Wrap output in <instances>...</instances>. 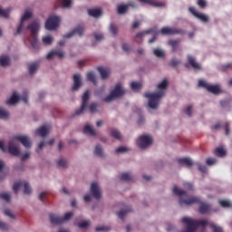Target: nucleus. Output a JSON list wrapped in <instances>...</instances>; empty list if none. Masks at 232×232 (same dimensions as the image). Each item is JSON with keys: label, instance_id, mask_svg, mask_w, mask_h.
<instances>
[{"label": "nucleus", "instance_id": "1", "mask_svg": "<svg viewBox=\"0 0 232 232\" xmlns=\"http://www.w3.org/2000/svg\"><path fill=\"white\" fill-rule=\"evenodd\" d=\"M168 80L164 79L160 84H158V92H146L144 97L149 99V108L150 110H157L160 104V100L166 95V91L168 90Z\"/></svg>", "mask_w": 232, "mask_h": 232}, {"label": "nucleus", "instance_id": "2", "mask_svg": "<svg viewBox=\"0 0 232 232\" xmlns=\"http://www.w3.org/2000/svg\"><path fill=\"white\" fill-rule=\"evenodd\" d=\"M172 191L174 195H178V197H179L180 206H191L193 204H200V198L188 196V193L185 190L179 188L177 186H174Z\"/></svg>", "mask_w": 232, "mask_h": 232}, {"label": "nucleus", "instance_id": "3", "mask_svg": "<svg viewBox=\"0 0 232 232\" xmlns=\"http://www.w3.org/2000/svg\"><path fill=\"white\" fill-rule=\"evenodd\" d=\"M126 93V91L122 89V85L121 83L116 84L112 92L103 99L104 102H111V101H115V99H119L122 97Z\"/></svg>", "mask_w": 232, "mask_h": 232}, {"label": "nucleus", "instance_id": "4", "mask_svg": "<svg viewBox=\"0 0 232 232\" xmlns=\"http://www.w3.org/2000/svg\"><path fill=\"white\" fill-rule=\"evenodd\" d=\"M198 87L204 88L205 90L209 92V93H213L214 95H218V94L222 93V90H220V85H218V84L212 85V84L208 83L204 80L198 81Z\"/></svg>", "mask_w": 232, "mask_h": 232}, {"label": "nucleus", "instance_id": "5", "mask_svg": "<svg viewBox=\"0 0 232 232\" xmlns=\"http://www.w3.org/2000/svg\"><path fill=\"white\" fill-rule=\"evenodd\" d=\"M72 217H73V212L65 213L63 218L55 214H50L49 218L52 224L59 225L63 224V222H68Z\"/></svg>", "mask_w": 232, "mask_h": 232}, {"label": "nucleus", "instance_id": "6", "mask_svg": "<svg viewBox=\"0 0 232 232\" xmlns=\"http://www.w3.org/2000/svg\"><path fill=\"white\" fill-rule=\"evenodd\" d=\"M61 24V17L55 15H50L45 22L46 30L53 31L56 28H59Z\"/></svg>", "mask_w": 232, "mask_h": 232}, {"label": "nucleus", "instance_id": "7", "mask_svg": "<svg viewBox=\"0 0 232 232\" xmlns=\"http://www.w3.org/2000/svg\"><path fill=\"white\" fill-rule=\"evenodd\" d=\"M20 188H24V195H30L32 193V188L27 181H17L14 184L13 190L15 195H17Z\"/></svg>", "mask_w": 232, "mask_h": 232}, {"label": "nucleus", "instance_id": "8", "mask_svg": "<svg viewBox=\"0 0 232 232\" xmlns=\"http://www.w3.org/2000/svg\"><path fill=\"white\" fill-rule=\"evenodd\" d=\"M137 144L140 150H146V148L153 144V138L150 135L140 136L137 140Z\"/></svg>", "mask_w": 232, "mask_h": 232}, {"label": "nucleus", "instance_id": "9", "mask_svg": "<svg viewBox=\"0 0 232 232\" xmlns=\"http://www.w3.org/2000/svg\"><path fill=\"white\" fill-rule=\"evenodd\" d=\"M90 101V91H85L82 95V106L80 109L76 110L75 115H82L86 110H88V104Z\"/></svg>", "mask_w": 232, "mask_h": 232}, {"label": "nucleus", "instance_id": "10", "mask_svg": "<svg viewBox=\"0 0 232 232\" xmlns=\"http://www.w3.org/2000/svg\"><path fill=\"white\" fill-rule=\"evenodd\" d=\"M22 100L25 104H28V92L24 91L22 97H19L17 93H13L11 98L6 101V104H17L19 102V100Z\"/></svg>", "mask_w": 232, "mask_h": 232}, {"label": "nucleus", "instance_id": "11", "mask_svg": "<svg viewBox=\"0 0 232 232\" xmlns=\"http://www.w3.org/2000/svg\"><path fill=\"white\" fill-rule=\"evenodd\" d=\"M27 29H29V31L31 32V35L34 37L32 46L33 48H35V46H37V32H39V23L33 22L27 26Z\"/></svg>", "mask_w": 232, "mask_h": 232}, {"label": "nucleus", "instance_id": "12", "mask_svg": "<svg viewBox=\"0 0 232 232\" xmlns=\"http://www.w3.org/2000/svg\"><path fill=\"white\" fill-rule=\"evenodd\" d=\"M161 35H184L186 32L182 29L170 28V27H163L160 30Z\"/></svg>", "mask_w": 232, "mask_h": 232}, {"label": "nucleus", "instance_id": "13", "mask_svg": "<svg viewBox=\"0 0 232 232\" xmlns=\"http://www.w3.org/2000/svg\"><path fill=\"white\" fill-rule=\"evenodd\" d=\"M188 11L190 12V14H192V15H194V17H197V19H199V21H201L202 23H209V16L202 13H198L197 8L189 7Z\"/></svg>", "mask_w": 232, "mask_h": 232}, {"label": "nucleus", "instance_id": "14", "mask_svg": "<svg viewBox=\"0 0 232 232\" xmlns=\"http://www.w3.org/2000/svg\"><path fill=\"white\" fill-rule=\"evenodd\" d=\"M187 61L188 63H185V67L189 68V66H191L193 70H202V67L197 63V59H195L193 55L188 54L187 56Z\"/></svg>", "mask_w": 232, "mask_h": 232}, {"label": "nucleus", "instance_id": "15", "mask_svg": "<svg viewBox=\"0 0 232 232\" xmlns=\"http://www.w3.org/2000/svg\"><path fill=\"white\" fill-rule=\"evenodd\" d=\"M75 34H77L80 37H82V35H84V25H78L71 33H68L67 34L63 35V39H70L73 37Z\"/></svg>", "mask_w": 232, "mask_h": 232}, {"label": "nucleus", "instance_id": "16", "mask_svg": "<svg viewBox=\"0 0 232 232\" xmlns=\"http://www.w3.org/2000/svg\"><path fill=\"white\" fill-rule=\"evenodd\" d=\"M8 152L14 157H17L20 153L19 147H17V143L15 140H12L8 143Z\"/></svg>", "mask_w": 232, "mask_h": 232}, {"label": "nucleus", "instance_id": "17", "mask_svg": "<svg viewBox=\"0 0 232 232\" xmlns=\"http://www.w3.org/2000/svg\"><path fill=\"white\" fill-rule=\"evenodd\" d=\"M14 140L21 142L24 148H32V141L28 136L16 135L14 136Z\"/></svg>", "mask_w": 232, "mask_h": 232}, {"label": "nucleus", "instance_id": "18", "mask_svg": "<svg viewBox=\"0 0 232 232\" xmlns=\"http://www.w3.org/2000/svg\"><path fill=\"white\" fill-rule=\"evenodd\" d=\"M32 13L30 11H25L24 15L22 16L20 24L17 28V34H21L23 32V28H24V21H28V19H31Z\"/></svg>", "mask_w": 232, "mask_h": 232}, {"label": "nucleus", "instance_id": "19", "mask_svg": "<svg viewBox=\"0 0 232 232\" xmlns=\"http://www.w3.org/2000/svg\"><path fill=\"white\" fill-rule=\"evenodd\" d=\"M91 193L92 197L96 198V200H99L101 198V189L99 188V184L97 183H92L91 185Z\"/></svg>", "mask_w": 232, "mask_h": 232}, {"label": "nucleus", "instance_id": "20", "mask_svg": "<svg viewBox=\"0 0 232 232\" xmlns=\"http://www.w3.org/2000/svg\"><path fill=\"white\" fill-rule=\"evenodd\" d=\"M74 84L72 86V92H77L81 86H82V82H81V74H74L73 75Z\"/></svg>", "mask_w": 232, "mask_h": 232}, {"label": "nucleus", "instance_id": "21", "mask_svg": "<svg viewBox=\"0 0 232 232\" xmlns=\"http://www.w3.org/2000/svg\"><path fill=\"white\" fill-rule=\"evenodd\" d=\"M210 211H211V205L208 203H200V206H199L200 215H207V213H209Z\"/></svg>", "mask_w": 232, "mask_h": 232}, {"label": "nucleus", "instance_id": "22", "mask_svg": "<svg viewBox=\"0 0 232 232\" xmlns=\"http://www.w3.org/2000/svg\"><path fill=\"white\" fill-rule=\"evenodd\" d=\"M178 162L181 166H187L188 168H191V166H193V161L188 158H180L178 160Z\"/></svg>", "mask_w": 232, "mask_h": 232}, {"label": "nucleus", "instance_id": "23", "mask_svg": "<svg viewBox=\"0 0 232 232\" xmlns=\"http://www.w3.org/2000/svg\"><path fill=\"white\" fill-rule=\"evenodd\" d=\"M59 57V59H63L64 57V52L63 51H53L47 54V59H53V57Z\"/></svg>", "mask_w": 232, "mask_h": 232}, {"label": "nucleus", "instance_id": "24", "mask_svg": "<svg viewBox=\"0 0 232 232\" xmlns=\"http://www.w3.org/2000/svg\"><path fill=\"white\" fill-rule=\"evenodd\" d=\"M88 14L91 17H101L102 15V10L99 8L89 9Z\"/></svg>", "mask_w": 232, "mask_h": 232}, {"label": "nucleus", "instance_id": "25", "mask_svg": "<svg viewBox=\"0 0 232 232\" xmlns=\"http://www.w3.org/2000/svg\"><path fill=\"white\" fill-rule=\"evenodd\" d=\"M98 72L101 74L102 79H108L110 77V71L104 67H98Z\"/></svg>", "mask_w": 232, "mask_h": 232}, {"label": "nucleus", "instance_id": "26", "mask_svg": "<svg viewBox=\"0 0 232 232\" xmlns=\"http://www.w3.org/2000/svg\"><path fill=\"white\" fill-rule=\"evenodd\" d=\"M83 133H87L88 135H91V137H95V135H97L95 129H93V127H92L91 125H85L83 129Z\"/></svg>", "mask_w": 232, "mask_h": 232}, {"label": "nucleus", "instance_id": "27", "mask_svg": "<svg viewBox=\"0 0 232 232\" xmlns=\"http://www.w3.org/2000/svg\"><path fill=\"white\" fill-rule=\"evenodd\" d=\"M36 133L40 137H46V135H48L49 132H48V129L46 128V126H42L36 130Z\"/></svg>", "mask_w": 232, "mask_h": 232}, {"label": "nucleus", "instance_id": "28", "mask_svg": "<svg viewBox=\"0 0 232 232\" xmlns=\"http://www.w3.org/2000/svg\"><path fill=\"white\" fill-rule=\"evenodd\" d=\"M138 1H140V3H145L146 5H150V6H164V4L155 2L154 0H138Z\"/></svg>", "mask_w": 232, "mask_h": 232}, {"label": "nucleus", "instance_id": "29", "mask_svg": "<svg viewBox=\"0 0 232 232\" xmlns=\"http://www.w3.org/2000/svg\"><path fill=\"white\" fill-rule=\"evenodd\" d=\"M10 64V57L8 56H0V66H3L4 68L8 66Z\"/></svg>", "mask_w": 232, "mask_h": 232}, {"label": "nucleus", "instance_id": "30", "mask_svg": "<svg viewBox=\"0 0 232 232\" xmlns=\"http://www.w3.org/2000/svg\"><path fill=\"white\" fill-rule=\"evenodd\" d=\"M111 136H112L113 139H117V140H122V135L117 129H112L111 130Z\"/></svg>", "mask_w": 232, "mask_h": 232}, {"label": "nucleus", "instance_id": "31", "mask_svg": "<svg viewBox=\"0 0 232 232\" xmlns=\"http://www.w3.org/2000/svg\"><path fill=\"white\" fill-rule=\"evenodd\" d=\"M57 2L63 8H70L72 6V0H57Z\"/></svg>", "mask_w": 232, "mask_h": 232}, {"label": "nucleus", "instance_id": "32", "mask_svg": "<svg viewBox=\"0 0 232 232\" xmlns=\"http://www.w3.org/2000/svg\"><path fill=\"white\" fill-rule=\"evenodd\" d=\"M128 5H119L117 7V12L120 15H122L123 14H126L128 12Z\"/></svg>", "mask_w": 232, "mask_h": 232}, {"label": "nucleus", "instance_id": "33", "mask_svg": "<svg viewBox=\"0 0 232 232\" xmlns=\"http://www.w3.org/2000/svg\"><path fill=\"white\" fill-rule=\"evenodd\" d=\"M87 80L90 81V82H92L94 86H97V79L95 78V73H93V72L87 73Z\"/></svg>", "mask_w": 232, "mask_h": 232}, {"label": "nucleus", "instance_id": "34", "mask_svg": "<svg viewBox=\"0 0 232 232\" xmlns=\"http://www.w3.org/2000/svg\"><path fill=\"white\" fill-rule=\"evenodd\" d=\"M153 32H155V29H149L147 31L138 33L136 34V37L137 39H140V41L138 43H142V37L144 36L145 34H153Z\"/></svg>", "mask_w": 232, "mask_h": 232}, {"label": "nucleus", "instance_id": "35", "mask_svg": "<svg viewBox=\"0 0 232 232\" xmlns=\"http://www.w3.org/2000/svg\"><path fill=\"white\" fill-rule=\"evenodd\" d=\"M120 179L130 182V180H133V176L128 172H124L121 175Z\"/></svg>", "mask_w": 232, "mask_h": 232}, {"label": "nucleus", "instance_id": "36", "mask_svg": "<svg viewBox=\"0 0 232 232\" xmlns=\"http://www.w3.org/2000/svg\"><path fill=\"white\" fill-rule=\"evenodd\" d=\"M180 44V40H169V44L172 47L173 52L177 51L179 48V44Z\"/></svg>", "mask_w": 232, "mask_h": 232}, {"label": "nucleus", "instance_id": "37", "mask_svg": "<svg viewBox=\"0 0 232 232\" xmlns=\"http://www.w3.org/2000/svg\"><path fill=\"white\" fill-rule=\"evenodd\" d=\"M11 11H12V8H7V9L0 8V15H1V17H5V18L10 17V12Z\"/></svg>", "mask_w": 232, "mask_h": 232}, {"label": "nucleus", "instance_id": "38", "mask_svg": "<svg viewBox=\"0 0 232 232\" xmlns=\"http://www.w3.org/2000/svg\"><path fill=\"white\" fill-rule=\"evenodd\" d=\"M142 88V84L139 82H132L130 83V89L133 90V92H137V90H140Z\"/></svg>", "mask_w": 232, "mask_h": 232}, {"label": "nucleus", "instance_id": "39", "mask_svg": "<svg viewBox=\"0 0 232 232\" xmlns=\"http://www.w3.org/2000/svg\"><path fill=\"white\" fill-rule=\"evenodd\" d=\"M94 155H96V157H103L102 147L101 145H96Z\"/></svg>", "mask_w": 232, "mask_h": 232}, {"label": "nucleus", "instance_id": "40", "mask_svg": "<svg viewBox=\"0 0 232 232\" xmlns=\"http://www.w3.org/2000/svg\"><path fill=\"white\" fill-rule=\"evenodd\" d=\"M37 68H39V64L37 63H32L29 65V73L30 75H34L37 72Z\"/></svg>", "mask_w": 232, "mask_h": 232}, {"label": "nucleus", "instance_id": "41", "mask_svg": "<svg viewBox=\"0 0 232 232\" xmlns=\"http://www.w3.org/2000/svg\"><path fill=\"white\" fill-rule=\"evenodd\" d=\"M215 155L217 157H226V150L222 148H218L215 150Z\"/></svg>", "mask_w": 232, "mask_h": 232}, {"label": "nucleus", "instance_id": "42", "mask_svg": "<svg viewBox=\"0 0 232 232\" xmlns=\"http://www.w3.org/2000/svg\"><path fill=\"white\" fill-rule=\"evenodd\" d=\"M130 211V208L128 209H121L120 212L117 213L119 218H121V220H124V217H126V215H128Z\"/></svg>", "mask_w": 232, "mask_h": 232}, {"label": "nucleus", "instance_id": "43", "mask_svg": "<svg viewBox=\"0 0 232 232\" xmlns=\"http://www.w3.org/2000/svg\"><path fill=\"white\" fill-rule=\"evenodd\" d=\"M10 113L7 112L4 108H0V119H8Z\"/></svg>", "mask_w": 232, "mask_h": 232}, {"label": "nucleus", "instance_id": "44", "mask_svg": "<svg viewBox=\"0 0 232 232\" xmlns=\"http://www.w3.org/2000/svg\"><path fill=\"white\" fill-rule=\"evenodd\" d=\"M110 32L112 34V35H117V34H119V28H117L115 24H111Z\"/></svg>", "mask_w": 232, "mask_h": 232}, {"label": "nucleus", "instance_id": "45", "mask_svg": "<svg viewBox=\"0 0 232 232\" xmlns=\"http://www.w3.org/2000/svg\"><path fill=\"white\" fill-rule=\"evenodd\" d=\"M219 204L221 208H231V202L229 200L220 199Z\"/></svg>", "mask_w": 232, "mask_h": 232}, {"label": "nucleus", "instance_id": "46", "mask_svg": "<svg viewBox=\"0 0 232 232\" xmlns=\"http://www.w3.org/2000/svg\"><path fill=\"white\" fill-rule=\"evenodd\" d=\"M0 198H3V200H5V202H10V194L4 192V193H0Z\"/></svg>", "mask_w": 232, "mask_h": 232}, {"label": "nucleus", "instance_id": "47", "mask_svg": "<svg viewBox=\"0 0 232 232\" xmlns=\"http://www.w3.org/2000/svg\"><path fill=\"white\" fill-rule=\"evenodd\" d=\"M220 70L221 72H227V70H232V63L221 65Z\"/></svg>", "mask_w": 232, "mask_h": 232}, {"label": "nucleus", "instance_id": "48", "mask_svg": "<svg viewBox=\"0 0 232 232\" xmlns=\"http://www.w3.org/2000/svg\"><path fill=\"white\" fill-rule=\"evenodd\" d=\"M153 53L154 55H156V57H160V58L164 57V51L160 49H154Z\"/></svg>", "mask_w": 232, "mask_h": 232}, {"label": "nucleus", "instance_id": "49", "mask_svg": "<svg viewBox=\"0 0 232 232\" xmlns=\"http://www.w3.org/2000/svg\"><path fill=\"white\" fill-rule=\"evenodd\" d=\"M97 108H99V105L97 103H92L89 106V110L91 113H96L98 111Z\"/></svg>", "mask_w": 232, "mask_h": 232}, {"label": "nucleus", "instance_id": "50", "mask_svg": "<svg viewBox=\"0 0 232 232\" xmlns=\"http://www.w3.org/2000/svg\"><path fill=\"white\" fill-rule=\"evenodd\" d=\"M90 226V221H83L82 223H78L77 227H80V229H86Z\"/></svg>", "mask_w": 232, "mask_h": 232}, {"label": "nucleus", "instance_id": "51", "mask_svg": "<svg viewBox=\"0 0 232 232\" xmlns=\"http://www.w3.org/2000/svg\"><path fill=\"white\" fill-rule=\"evenodd\" d=\"M43 43L44 44H52V43H53V38L52 36H45L43 38Z\"/></svg>", "mask_w": 232, "mask_h": 232}, {"label": "nucleus", "instance_id": "52", "mask_svg": "<svg viewBox=\"0 0 232 232\" xmlns=\"http://www.w3.org/2000/svg\"><path fill=\"white\" fill-rule=\"evenodd\" d=\"M231 98H228L227 100H223L220 102V105L222 106V108H226V106H229V104H231Z\"/></svg>", "mask_w": 232, "mask_h": 232}, {"label": "nucleus", "instance_id": "53", "mask_svg": "<svg viewBox=\"0 0 232 232\" xmlns=\"http://www.w3.org/2000/svg\"><path fill=\"white\" fill-rule=\"evenodd\" d=\"M57 165L60 168H66L68 166V163L64 160V159L61 158L58 161H57Z\"/></svg>", "mask_w": 232, "mask_h": 232}, {"label": "nucleus", "instance_id": "54", "mask_svg": "<svg viewBox=\"0 0 232 232\" xmlns=\"http://www.w3.org/2000/svg\"><path fill=\"white\" fill-rule=\"evenodd\" d=\"M198 5L199 8L204 9L208 6V2H206V0H198Z\"/></svg>", "mask_w": 232, "mask_h": 232}, {"label": "nucleus", "instance_id": "55", "mask_svg": "<svg viewBox=\"0 0 232 232\" xmlns=\"http://www.w3.org/2000/svg\"><path fill=\"white\" fill-rule=\"evenodd\" d=\"M170 66H172L173 68H175V66H179V64H180V60H178L177 58H173L170 61Z\"/></svg>", "mask_w": 232, "mask_h": 232}, {"label": "nucleus", "instance_id": "56", "mask_svg": "<svg viewBox=\"0 0 232 232\" xmlns=\"http://www.w3.org/2000/svg\"><path fill=\"white\" fill-rule=\"evenodd\" d=\"M191 110H193V105H188L185 110L184 112L188 117H191Z\"/></svg>", "mask_w": 232, "mask_h": 232}, {"label": "nucleus", "instance_id": "57", "mask_svg": "<svg viewBox=\"0 0 232 232\" xmlns=\"http://www.w3.org/2000/svg\"><path fill=\"white\" fill-rule=\"evenodd\" d=\"M217 160L215 158H208L206 160V163L208 164V166H213V164H216Z\"/></svg>", "mask_w": 232, "mask_h": 232}, {"label": "nucleus", "instance_id": "58", "mask_svg": "<svg viewBox=\"0 0 232 232\" xmlns=\"http://www.w3.org/2000/svg\"><path fill=\"white\" fill-rule=\"evenodd\" d=\"M183 186H184L185 189H188V191L193 190V184H191V183L185 182L183 184Z\"/></svg>", "mask_w": 232, "mask_h": 232}, {"label": "nucleus", "instance_id": "59", "mask_svg": "<svg viewBox=\"0 0 232 232\" xmlns=\"http://www.w3.org/2000/svg\"><path fill=\"white\" fill-rule=\"evenodd\" d=\"M128 151V148L126 147H119L116 149V153H126Z\"/></svg>", "mask_w": 232, "mask_h": 232}, {"label": "nucleus", "instance_id": "60", "mask_svg": "<svg viewBox=\"0 0 232 232\" xmlns=\"http://www.w3.org/2000/svg\"><path fill=\"white\" fill-rule=\"evenodd\" d=\"M5 215H6V217H9L10 218H15V216H14L12 211L8 208L5 210Z\"/></svg>", "mask_w": 232, "mask_h": 232}, {"label": "nucleus", "instance_id": "61", "mask_svg": "<svg viewBox=\"0 0 232 232\" xmlns=\"http://www.w3.org/2000/svg\"><path fill=\"white\" fill-rule=\"evenodd\" d=\"M95 231H110V227L104 226L97 227Z\"/></svg>", "mask_w": 232, "mask_h": 232}, {"label": "nucleus", "instance_id": "62", "mask_svg": "<svg viewBox=\"0 0 232 232\" xmlns=\"http://www.w3.org/2000/svg\"><path fill=\"white\" fill-rule=\"evenodd\" d=\"M198 169L201 171V173H207L208 172V167L198 164Z\"/></svg>", "mask_w": 232, "mask_h": 232}, {"label": "nucleus", "instance_id": "63", "mask_svg": "<svg viewBox=\"0 0 232 232\" xmlns=\"http://www.w3.org/2000/svg\"><path fill=\"white\" fill-rule=\"evenodd\" d=\"M122 50L123 52H126L127 53L130 52L131 50V47H130V45L126 44H122Z\"/></svg>", "mask_w": 232, "mask_h": 232}, {"label": "nucleus", "instance_id": "64", "mask_svg": "<svg viewBox=\"0 0 232 232\" xmlns=\"http://www.w3.org/2000/svg\"><path fill=\"white\" fill-rule=\"evenodd\" d=\"M126 5H127V6H128V9H130V8H137V3L133 2V1H130V2H129V3L126 4Z\"/></svg>", "mask_w": 232, "mask_h": 232}]
</instances>
